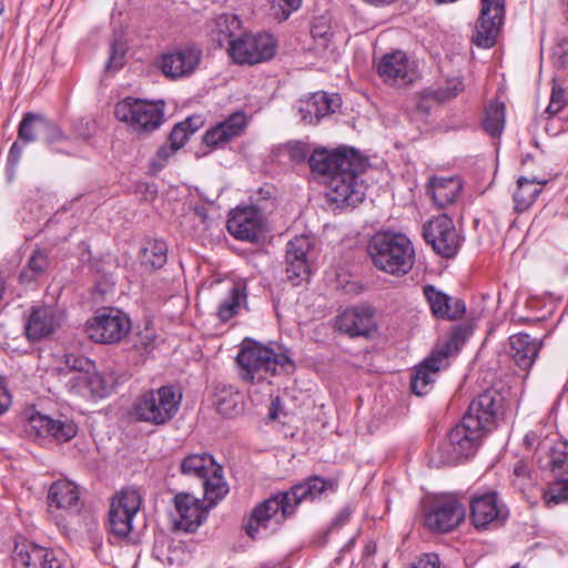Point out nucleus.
Masks as SVG:
<instances>
[{
	"label": "nucleus",
	"mask_w": 568,
	"mask_h": 568,
	"mask_svg": "<svg viewBox=\"0 0 568 568\" xmlns=\"http://www.w3.org/2000/svg\"><path fill=\"white\" fill-rule=\"evenodd\" d=\"M336 483L320 476L310 477L291 487L287 491L277 493L256 505L247 523L246 534L260 538L262 531L274 532L292 515L302 501L314 500L327 490H334Z\"/></svg>",
	"instance_id": "obj_1"
},
{
	"label": "nucleus",
	"mask_w": 568,
	"mask_h": 568,
	"mask_svg": "<svg viewBox=\"0 0 568 568\" xmlns=\"http://www.w3.org/2000/svg\"><path fill=\"white\" fill-rule=\"evenodd\" d=\"M367 252L376 268L394 276L406 275L415 263L413 243L403 233H375L368 242Z\"/></svg>",
	"instance_id": "obj_2"
},
{
	"label": "nucleus",
	"mask_w": 568,
	"mask_h": 568,
	"mask_svg": "<svg viewBox=\"0 0 568 568\" xmlns=\"http://www.w3.org/2000/svg\"><path fill=\"white\" fill-rule=\"evenodd\" d=\"M485 436L486 433L480 427L463 416L433 453L430 464L438 468L469 459L475 455Z\"/></svg>",
	"instance_id": "obj_3"
},
{
	"label": "nucleus",
	"mask_w": 568,
	"mask_h": 568,
	"mask_svg": "<svg viewBox=\"0 0 568 568\" xmlns=\"http://www.w3.org/2000/svg\"><path fill=\"white\" fill-rule=\"evenodd\" d=\"M236 362L240 377L250 383H258L267 376L288 372L293 367L287 355L258 344L244 346L237 354Z\"/></svg>",
	"instance_id": "obj_4"
},
{
	"label": "nucleus",
	"mask_w": 568,
	"mask_h": 568,
	"mask_svg": "<svg viewBox=\"0 0 568 568\" xmlns=\"http://www.w3.org/2000/svg\"><path fill=\"white\" fill-rule=\"evenodd\" d=\"M182 396L172 386H162L140 395L133 406L138 420L154 426L168 424L178 413Z\"/></svg>",
	"instance_id": "obj_5"
},
{
	"label": "nucleus",
	"mask_w": 568,
	"mask_h": 568,
	"mask_svg": "<svg viewBox=\"0 0 568 568\" xmlns=\"http://www.w3.org/2000/svg\"><path fill=\"white\" fill-rule=\"evenodd\" d=\"M313 172L329 179L333 175H361L367 166V159L352 148H338L334 151L316 150L308 159Z\"/></svg>",
	"instance_id": "obj_6"
},
{
	"label": "nucleus",
	"mask_w": 568,
	"mask_h": 568,
	"mask_svg": "<svg viewBox=\"0 0 568 568\" xmlns=\"http://www.w3.org/2000/svg\"><path fill=\"white\" fill-rule=\"evenodd\" d=\"M164 103L128 98L114 108L115 118L130 124L139 134L150 133L160 128L164 120Z\"/></svg>",
	"instance_id": "obj_7"
},
{
	"label": "nucleus",
	"mask_w": 568,
	"mask_h": 568,
	"mask_svg": "<svg viewBox=\"0 0 568 568\" xmlns=\"http://www.w3.org/2000/svg\"><path fill=\"white\" fill-rule=\"evenodd\" d=\"M129 317L118 310L100 311L85 324L88 336L95 343L114 344L130 332Z\"/></svg>",
	"instance_id": "obj_8"
},
{
	"label": "nucleus",
	"mask_w": 568,
	"mask_h": 568,
	"mask_svg": "<svg viewBox=\"0 0 568 568\" xmlns=\"http://www.w3.org/2000/svg\"><path fill=\"white\" fill-rule=\"evenodd\" d=\"M423 235L433 250L446 258L454 257L462 245L460 234L446 214L435 216L424 224Z\"/></svg>",
	"instance_id": "obj_9"
},
{
	"label": "nucleus",
	"mask_w": 568,
	"mask_h": 568,
	"mask_svg": "<svg viewBox=\"0 0 568 568\" xmlns=\"http://www.w3.org/2000/svg\"><path fill=\"white\" fill-rule=\"evenodd\" d=\"M504 406L503 394L496 388H488L470 402L464 417L487 434L495 428L497 420L503 416Z\"/></svg>",
	"instance_id": "obj_10"
},
{
	"label": "nucleus",
	"mask_w": 568,
	"mask_h": 568,
	"mask_svg": "<svg viewBox=\"0 0 568 568\" xmlns=\"http://www.w3.org/2000/svg\"><path fill=\"white\" fill-rule=\"evenodd\" d=\"M142 497L134 488L122 489L111 501L109 510L110 531L125 538L133 529V518L140 510Z\"/></svg>",
	"instance_id": "obj_11"
},
{
	"label": "nucleus",
	"mask_w": 568,
	"mask_h": 568,
	"mask_svg": "<svg viewBox=\"0 0 568 568\" xmlns=\"http://www.w3.org/2000/svg\"><path fill=\"white\" fill-rule=\"evenodd\" d=\"M227 50L236 63L255 64L274 55L275 41L268 33L244 34L232 41Z\"/></svg>",
	"instance_id": "obj_12"
},
{
	"label": "nucleus",
	"mask_w": 568,
	"mask_h": 568,
	"mask_svg": "<svg viewBox=\"0 0 568 568\" xmlns=\"http://www.w3.org/2000/svg\"><path fill=\"white\" fill-rule=\"evenodd\" d=\"M361 175H333L326 181V197L333 209L355 207L363 202L366 185Z\"/></svg>",
	"instance_id": "obj_13"
},
{
	"label": "nucleus",
	"mask_w": 568,
	"mask_h": 568,
	"mask_svg": "<svg viewBox=\"0 0 568 568\" xmlns=\"http://www.w3.org/2000/svg\"><path fill=\"white\" fill-rule=\"evenodd\" d=\"M12 561L14 568H62V559L53 549L24 538L16 540Z\"/></svg>",
	"instance_id": "obj_14"
},
{
	"label": "nucleus",
	"mask_w": 568,
	"mask_h": 568,
	"mask_svg": "<svg viewBox=\"0 0 568 568\" xmlns=\"http://www.w3.org/2000/svg\"><path fill=\"white\" fill-rule=\"evenodd\" d=\"M465 518L464 506L454 497L445 496L432 503L425 511V525L434 531L447 532Z\"/></svg>",
	"instance_id": "obj_15"
},
{
	"label": "nucleus",
	"mask_w": 568,
	"mask_h": 568,
	"mask_svg": "<svg viewBox=\"0 0 568 568\" xmlns=\"http://www.w3.org/2000/svg\"><path fill=\"white\" fill-rule=\"evenodd\" d=\"M550 470L554 481L545 493L547 505L568 501V443H557L550 449Z\"/></svg>",
	"instance_id": "obj_16"
},
{
	"label": "nucleus",
	"mask_w": 568,
	"mask_h": 568,
	"mask_svg": "<svg viewBox=\"0 0 568 568\" xmlns=\"http://www.w3.org/2000/svg\"><path fill=\"white\" fill-rule=\"evenodd\" d=\"M77 432V425L72 420L67 418L54 419L38 412L31 414L26 426V433L34 440L53 438L57 442L64 443L72 439Z\"/></svg>",
	"instance_id": "obj_17"
},
{
	"label": "nucleus",
	"mask_w": 568,
	"mask_h": 568,
	"mask_svg": "<svg viewBox=\"0 0 568 568\" xmlns=\"http://www.w3.org/2000/svg\"><path fill=\"white\" fill-rule=\"evenodd\" d=\"M415 62L406 52L396 50L385 53L376 64L379 78L392 85H406L415 78Z\"/></svg>",
	"instance_id": "obj_18"
},
{
	"label": "nucleus",
	"mask_w": 568,
	"mask_h": 568,
	"mask_svg": "<svg viewBox=\"0 0 568 568\" xmlns=\"http://www.w3.org/2000/svg\"><path fill=\"white\" fill-rule=\"evenodd\" d=\"M226 227L237 240L254 242L264 233V217L254 206L237 207L231 213Z\"/></svg>",
	"instance_id": "obj_19"
},
{
	"label": "nucleus",
	"mask_w": 568,
	"mask_h": 568,
	"mask_svg": "<svg viewBox=\"0 0 568 568\" xmlns=\"http://www.w3.org/2000/svg\"><path fill=\"white\" fill-rule=\"evenodd\" d=\"M64 321V312L50 305L32 307L24 326L29 341H38L54 333Z\"/></svg>",
	"instance_id": "obj_20"
},
{
	"label": "nucleus",
	"mask_w": 568,
	"mask_h": 568,
	"mask_svg": "<svg viewBox=\"0 0 568 568\" xmlns=\"http://www.w3.org/2000/svg\"><path fill=\"white\" fill-rule=\"evenodd\" d=\"M201 58V49L196 47H185L163 54L158 64L166 78L178 79L192 74L197 68Z\"/></svg>",
	"instance_id": "obj_21"
},
{
	"label": "nucleus",
	"mask_w": 568,
	"mask_h": 568,
	"mask_svg": "<svg viewBox=\"0 0 568 568\" xmlns=\"http://www.w3.org/2000/svg\"><path fill=\"white\" fill-rule=\"evenodd\" d=\"M471 520L476 528L497 527L505 523L508 511L499 505L495 493L485 494L471 499Z\"/></svg>",
	"instance_id": "obj_22"
},
{
	"label": "nucleus",
	"mask_w": 568,
	"mask_h": 568,
	"mask_svg": "<svg viewBox=\"0 0 568 568\" xmlns=\"http://www.w3.org/2000/svg\"><path fill=\"white\" fill-rule=\"evenodd\" d=\"M374 314L369 305H355L344 310L336 317L335 326L351 337L367 336L375 329Z\"/></svg>",
	"instance_id": "obj_23"
},
{
	"label": "nucleus",
	"mask_w": 568,
	"mask_h": 568,
	"mask_svg": "<svg viewBox=\"0 0 568 568\" xmlns=\"http://www.w3.org/2000/svg\"><path fill=\"white\" fill-rule=\"evenodd\" d=\"M176 518L175 527L184 531H195L206 517L207 509L203 503L187 493H180L174 497Z\"/></svg>",
	"instance_id": "obj_24"
},
{
	"label": "nucleus",
	"mask_w": 568,
	"mask_h": 568,
	"mask_svg": "<svg viewBox=\"0 0 568 568\" xmlns=\"http://www.w3.org/2000/svg\"><path fill=\"white\" fill-rule=\"evenodd\" d=\"M423 293L436 318L455 321L462 318L466 312L463 300L452 297L432 284L425 285Z\"/></svg>",
	"instance_id": "obj_25"
},
{
	"label": "nucleus",
	"mask_w": 568,
	"mask_h": 568,
	"mask_svg": "<svg viewBox=\"0 0 568 568\" xmlns=\"http://www.w3.org/2000/svg\"><path fill=\"white\" fill-rule=\"evenodd\" d=\"M542 343V338L531 337L527 333L514 334L509 337V356L518 368L528 372L538 357Z\"/></svg>",
	"instance_id": "obj_26"
},
{
	"label": "nucleus",
	"mask_w": 568,
	"mask_h": 568,
	"mask_svg": "<svg viewBox=\"0 0 568 568\" xmlns=\"http://www.w3.org/2000/svg\"><path fill=\"white\" fill-rule=\"evenodd\" d=\"M505 11H497L489 7L480 9L477 20L476 31L473 36V42L480 48H491L495 45L497 36L504 22Z\"/></svg>",
	"instance_id": "obj_27"
},
{
	"label": "nucleus",
	"mask_w": 568,
	"mask_h": 568,
	"mask_svg": "<svg viewBox=\"0 0 568 568\" xmlns=\"http://www.w3.org/2000/svg\"><path fill=\"white\" fill-rule=\"evenodd\" d=\"M245 126V114L235 112L223 122L209 129L203 136V142L212 148L223 146L235 136H239L244 131Z\"/></svg>",
	"instance_id": "obj_28"
},
{
	"label": "nucleus",
	"mask_w": 568,
	"mask_h": 568,
	"mask_svg": "<svg viewBox=\"0 0 568 568\" xmlns=\"http://www.w3.org/2000/svg\"><path fill=\"white\" fill-rule=\"evenodd\" d=\"M446 365L445 353L433 352L415 371L412 376L410 387L416 395L427 394L442 367Z\"/></svg>",
	"instance_id": "obj_29"
},
{
	"label": "nucleus",
	"mask_w": 568,
	"mask_h": 568,
	"mask_svg": "<svg viewBox=\"0 0 568 568\" xmlns=\"http://www.w3.org/2000/svg\"><path fill=\"white\" fill-rule=\"evenodd\" d=\"M548 183L547 179L536 176H520L517 181V190L514 193L515 210L524 212L528 210L542 191V186Z\"/></svg>",
	"instance_id": "obj_30"
},
{
	"label": "nucleus",
	"mask_w": 568,
	"mask_h": 568,
	"mask_svg": "<svg viewBox=\"0 0 568 568\" xmlns=\"http://www.w3.org/2000/svg\"><path fill=\"white\" fill-rule=\"evenodd\" d=\"M50 506L57 508L78 510L80 507V491L78 486L68 480H58L49 489Z\"/></svg>",
	"instance_id": "obj_31"
},
{
	"label": "nucleus",
	"mask_w": 568,
	"mask_h": 568,
	"mask_svg": "<svg viewBox=\"0 0 568 568\" xmlns=\"http://www.w3.org/2000/svg\"><path fill=\"white\" fill-rule=\"evenodd\" d=\"M246 288L243 284H233L227 295L222 300L216 308L217 318L226 323L239 314L241 308L247 304Z\"/></svg>",
	"instance_id": "obj_32"
},
{
	"label": "nucleus",
	"mask_w": 568,
	"mask_h": 568,
	"mask_svg": "<svg viewBox=\"0 0 568 568\" xmlns=\"http://www.w3.org/2000/svg\"><path fill=\"white\" fill-rule=\"evenodd\" d=\"M180 469L183 475L199 478L202 481L212 471H221V466L211 455L204 453L192 454L183 458Z\"/></svg>",
	"instance_id": "obj_33"
},
{
	"label": "nucleus",
	"mask_w": 568,
	"mask_h": 568,
	"mask_svg": "<svg viewBox=\"0 0 568 568\" xmlns=\"http://www.w3.org/2000/svg\"><path fill=\"white\" fill-rule=\"evenodd\" d=\"M460 191L462 184L459 180L455 178H433L429 182L432 199L439 207L452 204Z\"/></svg>",
	"instance_id": "obj_34"
},
{
	"label": "nucleus",
	"mask_w": 568,
	"mask_h": 568,
	"mask_svg": "<svg viewBox=\"0 0 568 568\" xmlns=\"http://www.w3.org/2000/svg\"><path fill=\"white\" fill-rule=\"evenodd\" d=\"M140 265L145 272L161 268L168 261V245L162 240L149 241L139 253Z\"/></svg>",
	"instance_id": "obj_35"
},
{
	"label": "nucleus",
	"mask_w": 568,
	"mask_h": 568,
	"mask_svg": "<svg viewBox=\"0 0 568 568\" xmlns=\"http://www.w3.org/2000/svg\"><path fill=\"white\" fill-rule=\"evenodd\" d=\"M240 27L241 21L235 14H221L215 19L214 28L211 30L212 39L220 47L227 44L231 48V42L235 40L234 37Z\"/></svg>",
	"instance_id": "obj_36"
},
{
	"label": "nucleus",
	"mask_w": 568,
	"mask_h": 568,
	"mask_svg": "<svg viewBox=\"0 0 568 568\" xmlns=\"http://www.w3.org/2000/svg\"><path fill=\"white\" fill-rule=\"evenodd\" d=\"M204 490V499L207 501L209 507L215 506L229 493V486L223 477V469L221 471H212L206 478L202 480Z\"/></svg>",
	"instance_id": "obj_37"
},
{
	"label": "nucleus",
	"mask_w": 568,
	"mask_h": 568,
	"mask_svg": "<svg viewBox=\"0 0 568 568\" xmlns=\"http://www.w3.org/2000/svg\"><path fill=\"white\" fill-rule=\"evenodd\" d=\"M48 266V255L41 250L34 251L20 273V282L23 284L36 282L44 274Z\"/></svg>",
	"instance_id": "obj_38"
},
{
	"label": "nucleus",
	"mask_w": 568,
	"mask_h": 568,
	"mask_svg": "<svg viewBox=\"0 0 568 568\" xmlns=\"http://www.w3.org/2000/svg\"><path fill=\"white\" fill-rule=\"evenodd\" d=\"M214 405L219 414L224 417H233L242 409L241 395L223 387L215 394Z\"/></svg>",
	"instance_id": "obj_39"
},
{
	"label": "nucleus",
	"mask_w": 568,
	"mask_h": 568,
	"mask_svg": "<svg viewBox=\"0 0 568 568\" xmlns=\"http://www.w3.org/2000/svg\"><path fill=\"white\" fill-rule=\"evenodd\" d=\"M84 378L90 392L98 397L110 395L116 384L114 375L105 372H90Z\"/></svg>",
	"instance_id": "obj_40"
},
{
	"label": "nucleus",
	"mask_w": 568,
	"mask_h": 568,
	"mask_svg": "<svg viewBox=\"0 0 568 568\" xmlns=\"http://www.w3.org/2000/svg\"><path fill=\"white\" fill-rule=\"evenodd\" d=\"M52 124L47 121L43 116L27 113L20 122L18 130V138L23 142H32L37 138V133L50 128Z\"/></svg>",
	"instance_id": "obj_41"
},
{
	"label": "nucleus",
	"mask_w": 568,
	"mask_h": 568,
	"mask_svg": "<svg viewBox=\"0 0 568 568\" xmlns=\"http://www.w3.org/2000/svg\"><path fill=\"white\" fill-rule=\"evenodd\" d=\"M505 105L500 102H490L486 109L483 126L491 136H498L504 130Z\"/></svg>",
	"instance_id": "obj_42"
},
{
	"label": "nucleus",
	"mask_w": 568,
	"mask_h": 568,
	"mask_svg": "<svg viewBox=\"0 0 568 568\" xmlns=\"http://www.w3.org/2000/svg\"><path fill=\"white\" fill-rule=\"evenodd\" d=\"M201 121L197 116H190L174 125L170 133L169 142L180 150L184 146L189 138L200 128Z\"/></svg>",
	"instance_id": "obj_43"
},
{
	"label": "nucleus",
	"mask_w": 568,
	"mask_h": 568,
	"mask_svg": "<svg viewBox=\"0 0 568 568\" xmlns=\"http://www.w3.org/2000/svg\"><path fill=\"white\" fill-rule=\"evenodd\" d=\"M313 246L310 237L296 236L287 243L285 261H308V253Z\"/></svg>",
	"instance_id": "obj_44"
},
{
	"label": "nucleus",
	"mask_w": 568,
	"mask_h": 568,
	"mask_svg": "<svg viewBox=\"0 0 568 568\" xmlns=\"http://www.w3.org/2000/svg\"><path fill=\"white\" fill-rule=\"evenodd\" d=\"M469 335L470 329L468 327L456 326L452 331L447 342L445 343V346L440 349H436L435 352L445 353V363L447 364L448 356L453 353L458 352L460 347L465 344Z\"/></svg>",
	"instance_id": "obj_45"
},
{
	"label": "nucleus",
	"mask_w": 568,
	"mask_h": 568,
	"mask_svg": "<svg viewBox=\"0 0 568 568\" xmlns=\"http://www.w3.org/2000/svg\"><path fill=\"white\" fill-rule=\"evenodd\" d=\"M510 479L513 486L523 493L534 485L529 466L524 460L516 462Z\"/></svg>",
	"instance_id": "obj_46"
},
{
	"label": "nucleus",
	"mask_w": 568,
	"mask_h": 568,
	"mask_svg": "<svg viewBox=\"0 0 568 568\" xmlns=\"http://www.w3.org/2000/svg\"><path fill=\"white\" fill-rule=\"evenodd\" d=\"M286 277L293 285H300L303 281L308 280L311 270L308 261H285Z\"/></svg>",
	"instance_id": "obj_47"
},
{
	"label": "nucleus",
	"mask_w": 568,
	"mask_h": 568,
	"mask_svg": "<svg viewBox=\"0 0 568 568\" xmlns=\"http://www.w3.org/2000/svg\"><path fill=\"white\" fill-rule=\"evenodd\" d=\"M303 0H270L272 14L278 20H286L292 12L300 9Z\"/></svg>",
	"instance_id": "obj_48"
},
{
	"label": "nucleus",
	"mask_w": 568,
	"mask_h": 568,
	"mask_svg": "<svg viewBox=\"0 0 568 568\" xmlns=\"http://www.w3.org/2000/svg\"><path fill=\"white\" fill-rule=\"evenodd\" d=\"M316 103H318L316 101V93L306 99L300 100L298 112L303 122L312 124L321 120L320 115H317L318 109Z\"/></svg>",
	"instance_id": "obj_49"
},
{
	"label": "nucleus",
	"mask_w": 568,
	"mask_h": 568,
	"mask_svg": "<svg viewBox=\"0 0 568 568\" xmlns=\"http://www.w3.org/2000/svg\"><path fill=\"white\" fill-rule=\"evenodd\" d=\"M566 104L567 98L565 89L558 83L554 82L550 101L546 109V113H548L550 116H554L559 113Z\"/></svg>",
	"instance_id": "obj_50"
},
{
	"label": "nucleus",
	"mask_w": 568,
	"mask_h": 568,
	"mask_svg": "<svg viewBox=\"0 0 568 568\" xmlns=\"http://www.w3.org/2000/svg\"><path fill=\"white\" fill-rule=\"evenodd\" d=\"M64 364L69 371L89 374L94 367V363L88 357L75 354H65Z\"/></svg>",
	"instance_id": "obj_51"
},
{
	"label": "nucleus",
	"mask_w": 568,
	"mask_h": 568,
	"mask_svg": "<svg viewBox=\"0 0 568 568\" xmlns=\"http://www.w3.org/2000/svg\"><path fill=\"white\" fill-rule=\"evenodd\" d=\"M125 50L122 43L113 41L110 45V57L105 64L106 71H116L124 63Z\"/></svg>",
	"instance_id": "obj_52"
},
{
	"label": "nucleus",
	"mask_w": 568,
	"mask_h": 568,
	"mask_svg": "<svg viewBox=\"0 0 568 568\" xmlns=\"http://www.w3.org/2000/svg\"><path fill=\"white\" fill-rule=\"evenodd\" d=\"M176 151L178 149L171 142L161 145L152 160V166L155 170H161Z\"/></svg>",
	"instance_id": "obj_53"
},
{
	"label": "nucleus",
	"mask_w": 568,
	"mask_h": 568,
	"mask_svg": "<svg viewBox=\"0 0 568 568\" xmlns=\"http://www.w3.org/2000/svg\"><path fill=\"white\" fill-rule=\"evenodd\" d=\"M336 100L337 99L329 98L325 92L316 93V101L318 102L316 103V106L318 109L317 115H320V119L334 112V108L336 106Z\"/></svg>",
	"instance_id": "obj_54"
},
{
	"label": "nucleus",
	"mask_w": 568,
	"mask_h": 568,
	"mask_svg": "<svg viewBox=\"0 0 568 568\" xmlns=\"http://www.w3.org/2000/svg\"><path fill=\"white\" fill-rule=\"evenodd\" d=\"M290 159L296 163L303 162L307 156V148L302 142H294L287 145Z\"/></svg>",
	"instance_id": "obj_55"
},
{
	"label": "nucleus",
	"mask_w": 568,
	"mask_h": 568,
	"mask_svg": "<svg viewBox=\"0 0 568 568\" xmlns=\"http://www.w3.org/2000/svg\"><path fill=\"white\" fill-rule=\"evenodd\" d=\"M464 90V83L462 79L454 78L447 82V87L442 91V95L445 99H450L456 97L459 92Z\"/></svg>",
	"instance_id": "obj_56"
},
{
	"label": "nucleus",
	"mask_w": 568,
	"mask_h": 568,
	"mask_svg": "<svg viewBox=\"0 0 568 568\" xmlns=\"http://www.w3.org/2000/svg\"><path fill=\"white\" fill-rule=\"evenodd\" d=\"M555 57L557 59V63L560 64V67H568V38L561 39L557 44L555 49Z\"/></svg>",
	"instance_id": "obj_57"
},
{
	"label": "nucleus",
	"mask_w": 568,
	"mask_h": 568,
	"mask_svg": "<svg viewBox=\"0 0 568 568\" xmlns=\"http://www.w3.org/2000/svg\"><path fill=\"white\" fill-rule=\"evenodd\" d=\"M412 568H440L439 558L435 554H426L418 558Z\"/></svg>",
	"instance_id": "obj_58"
},
{
	"label": "nucleus",
	"mask_w": 568,
	"mask_h": 568,
	"mask_svg": "<svg viewBox=\"0 0 568 568\" xmlns=\"http://www.w3.org/2000/svg\"><path fill=\"white\" fill-rule=\"evenodd\" d=\"M11 404V396L4 385L3 379L0 377V415L6 413Z\"/></svg>",
	"instance_id": "obj_59"
},
{
	"label": "nucleus",
	"mask_w": 568,
	"mask_h": 568,
	"mask_svg": "<svg viewBox=\"0 0 568 568\" xmlns=\"http://www.w3.org/2000/svg\"><path fill=\"white\" fill-rule=\"evenodd\" d=\"M21 155H22V146L19 144L18 141H16L11 145L9 154H8V165L13 169L19 163Z\"/></svg>",
	"instance_id": "obj_60"
},
{
	"label": "nucleus",
	"mask_w": 568,
	"mask_h": 568,
	"mask_svg": "<svg viewBox=\"0 0 568 568\" xmlns=\"http://www.w3.org/2000/svg\"><path fill=\"white\" fill-rule=\"evenodd\" d=\"M524 443L528 448L538 447L541 444L540 435L536 430H530L526 434Z\"/></svg>",
	"instance_id": "obj_61"
},
{
	"label": "nucleus",
	"mask_w": 568,
	"mask_h": 568,
	"mask_svg": "<svg viewBox=\"0 0 568 568\" xmlns=\"http://www.w3.org/2000/svg\"><path fill=\"white\" fill-rule=\"evenodd\" d=\"M481 8L489 7L497 11H505V0H480Z\"/></svg>",
	"instance_id": "obj_62"
},
{
	"label": "nucleus",
	"mask_w": 568,
	"mask_h": 568,
	"mask_svg": "<svg viewBox=\"0 0 568 568\" xmlns=\"http://www.w3.org/2000/svg\"><path fill=\"white\" fill-rule=\"evenodd\" d=\"M281 407V400L278 397L272 400L270 412H268V418L270 419H276L278 417V412Z\"/></svg>",
	"instance_id": "obj_63"
},
{
	"label": "nucleus",
	"mask_w": 568,
	"mask_h": 568,
	"mask_svg": "<svg viewBox=\"0 0 568 568\" xmlns=\"http://www.w3.org/2000/svg\"><path fill=\"white\" fill-rule=\"evenodd\" d=\"M348 515H349V514L345 511V513L341 514V516L338 517V519H339V520H346V519L348 518Z\"/></svg>",
	"instance_id": "obj_64"
}]
</instances>
